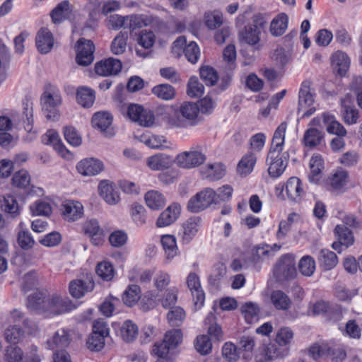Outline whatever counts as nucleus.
I'll list each match as a JSON object with an SVG mask.
<instances>
[{"label": "nucleus", "mask_w": 362, "mask_h": 362, "mask_svg": "<svg viewBox=\"0 0 362 362\" xmlns=\"http://www.w3.org/2000/svg\"><path fill=\"white\" fill-rule=\"evenodd\" d=\"M103 163L98 159L87 158L76 164V170L83 176H94L103 170Z\"/></svg>", "instance_id": "f3484780"}, {"label": "nucleus", "mask_w": 362, "mask_h": 362, "mask_svg": "<svg viewBox=\"0 0 362 362\" xmlns=\"http://www.w3.org/2000/svg\"><path fill=\"white\" fill-rule=\"evenodd\" d=\"M180 212V205L173 203L160 214L156 221V226L161 228L171 225L179 218Z\"/></svg>", "instance_id": "a211bd4d"}, {"label": "nucleus", "mask_w": 362, "mask_h": 362, "mask_svg": "<svg viewBox=\"0 0 362 362\" xmlns=\"http://www.w3.org/2000/svg\"><path fill=\"white\" fill-rule=\"evenodd\" d=\"M264 22L261 18L257 17L253 24H248L245 27V30L241 33L242 38L249 45H255L259 41V28H262Z\"/></svg>", "instance_id": "aec40b11"}, {"label": "nucleus", "mask_w": 362, "mask_h": 362, "mask_svg": "<svg viewBox=\"0 0 362 362\" xmlns=\"http://www.w3.org/2000/svg\"><path fill=\"white\" fill-rule=\"evenodd\" d=\"M288 16L285 13H279L273 18V35L281 36L287 30Z\"/></svg>", "instance_id": "a18cd8bd"}, {"label": "nucleus", "mask_w": 362, "mask_h": 362, "mask_svg": "<svg viewBox=\"0 0 362 362\" xmlns=\"http://www.w3.org/2000/svg\"><path fill=\"white\" fill-rule=\"evenodd\" d=\"M45 317H52L69 312L76 307L66 296H48Z\"/></svg>", "instance_id": "0eeeda50"}, {"label": "nucleus", "mask_w": 362, "mask_h": 362, "mask_svg": "<svg viewBox=\"0 0 362 362\" xmlns=\"http://www.w3.org/2000/svg\"><path fill=\"white\" fill-rule=\"evenodd\" d=\"M30 176L25 170H20L14 173L12 184L18 188L25 189L30 185Z\"/></svg>", "instance_id": "bf43d9fd"}, {"label": "nucleus", "mask_w": 362, "mask_h": 362, "mask_svg": "<svg viewBox=\"0 0 362 362\" xmlns=\"http://www.w3.org/2000/svg\"><path fill=\"white\" fill-rule=\"evenodd\" d=\"M182 339V331L180 329H172L165 333L163 341L173 350L181 344Z\"/></svg>", "instance_id": "680f3d73"}, {"label": "nucleus", "mask_w": 362, "mask_h": 362, "mask_svg": "<svg viewBox=\"0 0 362 362\" xmlns=\"http://www.w3.org/2000/svg\"><path fill=\"white\" fill-rule=\"evenodd\" d=\"M313 312L315 315H325L328 320H337L341 314V309L337 305H331L322 300L317 301L313 305Z\"/></svg>", "instance_id": "dca6fc26"}, {"label": "nucleus", "mask_w": 362, "mask_h": 362, "mask_svg": "<svg viewBox=\"0 0 362 362\" xmlns=\"http://www.w3.org/2000/svg\"><path fill=\"white\" fill-rule=\"evenodd\" d=\"M171 162L170 156L163 153H158L148 158L147 165L153 170H162L168 168Z\"/></svg>", "instance_id": "c85d7f7f"}, {"label": "nucleus", "mask_w": 362, "mask_h": 362, "mask_svg": "<svg viewBox=\"0 0 362 362\" xmlns=\"http://www.w3.org/2000/svg\"><path fill=\"white\" fill-rule=\"evenodd\" d=\"M69 344V334L64 329H60L55 332L52 340L47 341L49 349L64 348Z\"/></svg>", "instance_id": "ea45409f"}, {"label": "nucleus", "mask_w": 362, "mask_h": 362, "mask_svg": "<svg viewBox=\"0 0 362 362\" xmlns=\"http://www.w3.org/2000/svg\"><path fill=\"white\" fill-rule=\"evenodd\" d=\"M204 20L209 30H214L222 25L223 15L218 11H208L204 13Z\"/></svg>", "instance_id": "09e8293b"}, {"label": "nucleus", "mask_w": 362, "mask_h": 362, "mask_svg": "<svg viewBox=\"0 0 362 362\" xmlns=\"http://www.w3.org/2000/svg\"><path fill=\"white\" fill-rule=\"evenodd\" d=\"M4 358L6 362H22L23 351L16 345H10L6 347Z\"/></svg>", "instance_id": "e2e57ef3"}, {"label": "nucleus", "mask_w": 362, "mask_h": 362, "mask_svg": "<svg viewBox=\"0 0 362 362\" xmlns=\"http://www.w3.org/2000/svg\"><path fill=\"white\" fill-rule=\"evenodd\" d=\"M95 91L87 87H79L76 91V100L83 107H90L95 101Z\"/></svg>", "instance_id": "7c9ffc66"}, {"label": "nucleus", "mask_w": 362, "mask_h": 362, "mask_svg": "<svg viewBox=\"0 0 362 362\" xmlns=\"http://www.w3.org/2000/svg\"><path fill=\"white\" fill-rule=\"evenodd\" d=\"M161 245L168 259L175 257L178 252L176 238L172 235H164L161 237Z\"/></svg>", "instance_id": "c9c22d12"}, {"label": "nucleus", "mask_w": 362, "mask_h": 362, "mask_svg": "<svg viewBox=\"0 0 362 362\" xmlns=\"http://www.w3.org/2000/svg\"><path fill=\"white\" fill-rule=\"evenodd\" d=\"M273 305L278 310H288L291 305V300L281 291H273Z\"/></svg>", "instance_id": "de8ad7c7"}, {"label": "nucleus", "mask_w": 362, "mask_h": 362, "mask_svg": "<svg viewBox=\"0 0 362 362\" xmlns=\"http://www.w3.org/2000/svg\"><path fill=\"white\" fill-rule=\"evenodd\" d=\"M318 261L320 267L326 271L334 268L338 262L336 254L327 249H322L320 252Z\"/></svg>", "instance_id": "473e14b6"}, {"label": "nucleus", "mask_w": 362, "mask_h": 362, "mask_svg": "<svg viewBox=\"0 0 362 362\" xmlns=\"http://www.w3.org/2000/svg\"><path fill=\"white\" fill-rule=\"evenodd\" d=\"M298 268L302 275L311 276L315 271V261L311 256L305 255L300 259Z\"/></svg>", "instance_id": "8fccbe9b"}, {"label": "nucleus", "mask_w": 362, "mask_h": 362, "mask_svg": "<svg viewBox=\"0 0 362 362\" xmlns=\"http://www.w3.org/2000/svg\"><path fill=\"white\" fill-rule=\"evenodd\" d=\"M122 67L120 60L110 57L98 62L95 64V72L102 76H114L121 71Z\"/></svg>", "instance_id": "ddd939ff"}, {"label": "nucleus", "mask_w": 362, "mask_h": 362, "mask_svg": "<svg viewBox=\"0 0 362 362\" xmlns=\"http://www.w3.org/2000/svg\"><path fill=\"white\" fill-rule=\"evenodd\" d=\"M144 198L147 206L152 209L158 210L165 205V198L158 191H148Z\"/></svg>", "instance_id": "a19ab883"}, {"label": "nucleus", "mask_w": 362, "mask_h": 362, "mask_svg": "<svg viewBox=\"0 0 362 362\" xmlns=\"http://www.w3.org/2000/svg\"><path fill=\"white\" fill-rule=\"evenodd\" d=\"M141 291L140 287L136 284L129 285L122 294V300L124 303L132 307L140 299Z\"/></svg>", "instance_id": "72a5a7b5"}, {"label": "nucleus", "mask_w": 362, "mask_h": 362, "mask_svg": "<svg viewBox=\"0 0 362 362\" xmlns=\"http://www.w3.org/2000/svg\"><path fill=\"white\" fill-rule=\"evenodd\" d=\"M325 133L315 127L308 128L304 133L303 143L305 146L313 148L323 141Z\"/></svg>", "instance_id": "393cba45"}, {"label": "nucleus", "mask_w": 362, "mask_h": 362, "mask_svg": "<svg viewBox=\"0 0 362 362\" xmlns=\"http://www.w3.org/2000/svg\"><path fill=\"white\" fill-rule=\"evenodd\" d=\"M70 13L69 2L67 0L59 3L51 11L50 16L54 23L64 21Z\"/></svg>", "instance_id": "e433bc0d"}, {"label": "nucleus", "mask_w": 362, "mask_h": 362, "mask_svg": "<svg viewBox=\"0 0 362 362\" xmlns=\"http://www.w3.org/2000/svg\"><path fill=\"white\" fill-rule=\"evenodd\" d=\"M200 77L206 86H212L218 80L217 71L211 66H204L199 70Z\"/></svg>", "instance_id": "603ef678"}, {"label": "nucleus", "mask_w": 362, "mask_h": 362, "mask_svg": "<svg viewBox=\"0 0 362 362\" xmlns=\"http://www.w3.org/2000/svg\"><path fill=\"white\" fill-rule=\"evenodd\" d=\"M40 100L45 117L53 122L58 121L60 116L59 107L62 101L59 88L50 83L47 84Z\"/></svg>", "instance_id": "f257e3e1"}, {"label": "nucleus", "mask_w": 362, "mask_h": 362, "mask_svg": "<svg viewBox=\"0 0 362 362\" xmlns=\"http://www.w3.org/2000/svg\"><path fill=\"white\" fill-rule=\"evenodd\" d=\"M95 287V282L91 276L77 279L69 283V293L75 298H81L87 293L91 292Z\"/></svg>", "instance_id": "9d476101"}, {"label": "nucleus", "mask_w": 362, "mask_h": 362, "mask_svg": "<svg viewBox=\"0 0 362 362\" xmlns=\"http://www.w3.org/2000/svg\"><path fill=\"white\" fill-rule=\"evenodd\" d=\"M77 54L76 61L78 65L87 66L94 59L95 46L90 40L81 38L78 40L76 45Z\"/></svg>", "instance_id": "1a4fd4ad"}, {"label": "nucleus", "mask_w": 362, "mask_h": 362, "mask_svg": "<svg viewBox=\"0 0 362 362\" xmlns=\"http://www.w3.org/2000/svg\"><path fill=\"white\" fill-rule=\"evenodd\" d=\"M342 116L347 124H356L358 119V111L351 103V96L347 94L341 99Z\"/></svg>", "instance_id": "5701e85b"}, {"label": "nucleus", "mask_w": 362, "mask_h": 362, "mask_svg": "<svg viewBox=\"0 0 362 362\" xmlns=\"http://www.w3.org/2000/svg\"><path fill=\"white\" fill-rule=\"evenodd\" d=\"M83 230L88 235L93 244L99 245L103 240V230L96 219H90L83 224Z\"/></svg>", "instance_id": "4be33fe9"}, {"label": "nucleus", "mask_w": 362, "mask_h": 362, "mask_svg": "<svg viewBox=\"0 0 362 362\" xmlns=\"http://www.w3.org/2000/svg\"><path fill=\"white\" fill-rule=\"evenodd\" d=\"M17 241L20 247L25 250L31 249L35 243L31 233L24 229L19 230Z\"/></svg>", "instance_id": "052dcab7"}, {"label": "nucleus", "mask_w": 362, "mask_h": 362, "mask_svg": "<svg viewBox=\"0 0 362 362\" xmlns=\"http://www.w3.org/2000/svg\"><path fill=\"white\" fill-rule=\"evenodd\" d=\"M348 173L345 170H338L330 178V185L335 189H342L348 182Z\"/></svg>", "instance_id": "69168bd1"}, {"label": "nucleus", "mask_w": 362, "mask_h": 362, "mask_svg": "<svg viewBox=\"0 0 362 362\" xmlns=\"http://www.w3.org/2000/svg\"><path fill=\"white\" fill-rule=\"evenodd\" d=\"M47 302H48V296L42 292H35L28 297L27 307L33 312L45 315Z\"/></svg>", "instance_id": "412c9836"}, {"label": "nucleus", "mask_w": 362, "mask_h": 362, "mask_svg": "<svg viewBox=\"0 0 362 362\" xmlns=\"http://www.w3.org/2000/svg\"><path fill=\"white\" fill-rule=\"evenodd\" d=\"M271 250L272 247L268 245H257L252 251V261L257 263L259 261L269 259Z\"/></svg>", "instance_id": "0e129e2a"}, {"label": "nucleus", "mask_w": 362, "mask_h": 362, "mask_svg": "<svg viewBox=\"0 0 362 362\" xmlns=\"http://www.w3.org/2000/svg\"><path fill=\"white\" fill-rule=\"evenodd\" d=\"M95 272L98 276L106 281L112 280L115 274L113 265L107 261L99 262L97 264Z\"/></svg>", "instance_id": "79ce46f5"}, {"label": "nucleus", "mask_w": 362, "mask_h": 362, "mask_svg": "<svg viewBox=\"0 0 362 362\" xmlns=\"http://www.w3.org/2000/svg\"><path fill=\"white\" fill-rule=\"evenodd\" d=\"M149 20L147 16L144 15H132L127 16V28L131 30L141 28L147 26Z\"/></svg>", "instance_id": "4d7b16f0"}, {"label": "nucleus", "mask_w": 362, "mask_h": 362, "mask_svg": "<svg viewBox=\"0 0 362 362\" xmlns=\"http://www.w3.org/2000/svg\"><path fill=\"white\" fill-rule=\"evenodd\" d=\"M127 115L132 121L143 127H151L155 121L153 112L138 104H130L128 106Z\"/></svg>", "instance_id": "6e6552de"}, {"label": "nucleus", "mask_w": 362, "mask_h": 362, "mask_svg": "<svg viewBox=\"0 0 362 362\" xmlns=\"http://www.w3.org/2000/svg\"><path fill=\"white\" fill-rule=\"evenodd\" d=\"M323 123L326 126L327 132L331 134H335L338 136H345L346 130L345 128L335 119L334 116L328 113H324L322 115Z\"/></svg>", "instance_id": "a878e982"}, {"label": "nucleus", "mask_w": 362, "mask_h": 362, "mask_svg": "<svg viewBox=\"0 0 362 362\" xmlns=\"http://www.w3.org/2000/svg\"><path fill=\"white\" fill-rule=\"evenodd\" d=\"M110 329L107 322L99 319L93 325V331L86 341V345L91 351H100L105 346V338L109 335Z\"/></svg>", "instance_id": "39448f33"}, {"label": "nucleus", "mask_w": 362, "mask_h": 362, "mask_svg": "<svg viewBox=\"0 0 362 362\" xmlns=\"http://www.w3.org/2000/svg\"><path fill=\"white\" fill-rule=\"evenodd\" d=\"M194 346L197 352L205 356L211 351L212 344L208 336L201 335L197 337Z\"/></svg>", "instance_id": "338daca9"}, {"label": "nucleus", "mask_w": 362, "mask_h": 362, "mask_svg": "<svg viewBox=\"0 0 362 362\" xmlns=\"http://www.w3.org/2000/svg\"><path fill=\"white\" fill-rule=\"evenodd\" d=\"M187 284L191 291L194 305L200 308L204 303L205 293L202 288L198 275L193 272L190 273L187 278Z\"/></svg>", "instance_id": "2eb2a0df"}, {"label": "nucleus", "mask_w": 362, "mask_h": 362, "mask_svg": "<svg viewBox=\"0 0 362 362\" xmlns=\"http://www.w3.org/2000/svg\"><path fill=\"white\" fill-rule=\"evenodd\" d=\"M216 204V192L211 188H206L190 198L187 209L192 213H199Z\"/></svg>", "instance_id": "423d86ee"}, {"label": "nucleus", "mask_w": 362, "mask_h": 362, "mask_svg": "<svg viewBox=\"0 0 362 362\" xmlns=\"http://www.w3.org/2000/svg\"><path fill=\"white\" fill-rule=\"evenodd\" d=\"M24 336V331L18 325L9 326L5 329L4 337L11 345H16L21 341Z\"/></svg>", "instance_id": "c03bdc74"}, {"label": "nucleus", "mask_w": 362, "mask_h": 362, "mask_svg": "<svg viewBox=\"0 0 362 362\" xmlns=\"http://www.w3.org/2000/svg\"><path fill=\"white\" fill-rule=\"evenodd\" d=\"M1 207L6 213L11 214L12 217H16L20 214L21 209L13 195H5Z\"/></svg>", "instance_id": "49530a36"}, {"label": "nucleus", "mask_w": 362, "mask_h": 362, "mask_svg": "<svg viewBox=\"0 0 362 362\" xmlns=\"http://www.w3.org/2000/svg\"><path fill=\"white\" fill-rule=\"evenodd\" d=\"M151 92L157 98L163 100H170L175 96V88L171 85L167 83L155 86L152 88Z\"/></svg>", "instance_id": "58836bf2"}, {"label": "nucleus", "mask_w": 362, "mask_h": 362, "mask_svg": "<svg viewBox=\"0 0 362 362\" xmlns=\"http://www.w3.org/2000/svg\"><path fill=\"white\" fill-rule=\"evenodd\" d=\"M206 160V156L202 152L185 151L178 154L176 157L177 164L182 168H193L202 164Z\"/></svg>", "instance_id": "9b49d317"}, {"label": "nucleus", "mask_w": 362, "mask_h": 362, "mask_svg": "<svg viewBox=\"0 0 362 362\" xmlns=\"http://www.w3.org/2000/svg\"><path fill=\"white\" fill-rule=\"evenodd\" d=\"M350 60L347 54L341 51L336 52L332 57V66L340 75H344L349 68Z\"/></svg>", "instance_id": "bb28decb"}, {"label": "nucleus", "mask_w": 362, "mask_h": 362, "mask_svg": "<svg viewBox=\"0 0 362 362\" xmlns=\"http://www.w3.org/2000/svg\"><path fill=\"white\" fill-rule=\"evenodd\" d=\"M240 310L247 324H252L259 320V309L257 304L252 302L245 303L241 306Z\"/></svg>", "instance_id": "f704fd0d"}, {"label": "nucleus", "mask_w": 362, "mask_h": 362, "mask_svg": "<svg viewBox=\"0 0 362 362\" xmlns=\"http://www.w3.org/2000/svg\"><path fill=\"white\" fill-rule=\"evenodd\" d=\"M201 218L193 216L186 220L178 231V236L183 243H189L198 232Z\"/></svg>", "instance_id": "4468645a"}, {"label": "nucleus", "mask_w": 362, "mask_h": 362, "mask_svg": "<svg viewBox=\"0 0 362 362\" xmlns=\"http://www.w3.org/2000/svg\"><path fill=\"white\" fill-rule=\"evenodd\" d=\"M199 107L193 102H185L175 112V125L180 128H189L197 126L200 122Z\"/></svg>", "instance_id": "7ed1b4c3"}, {"label": "nucleus", "mask_w": 362, "mask_h": 362, "mask_svg": "<svg viewBox=\"0 0 362 362\" xmlns=\"http://www.w3.org/2000/svg\"><path fill=\"white\" fill-rule=\"evenodd\" d=\"M35 43L37 50L42 54L49 53L54 45L52 33L47 28H42L37 33Z\"/></svg>", "instance_id": "6ab92c4d"}, {"label": "nucleus", "mask_w": 362, "mask_h": 362, "mask_svg": "<svg viewBox=\"0 0 362 362\" xmlns=\"http://www.w3.org/2000/svg\"><path fill=\"white\" fill-rule=\"evenodd\" d=\"M119 333L123 341L131 343L137 338L139 329L132 320H126L121 326Z\"/></svg>", "instance_id": "c756f323"}, {"label": "nucleus", "mask_w": 362, "mask_h": 362, "mask_svg": "<svg viewBox=\"0 0 362 362\" xmlns=\"http://www.w3.org/2000/svg\"><path fill=\"white\" fill-rule=\"evenodd\" d=\"M112 116L107 112H98L92 117L91 124L93 128L99 129L107 137L114 135V132L111 127L112 123Z\"/></svg>", "instance_id": "f8f14e48"}, {"label": "nucleus", "mask_w": 362, "mask_h": 362, "mask_svg": "<svg viewBox=\"0 0 362 362\" xmlns=\"http://www.w3.org/2000/svg\"><path fill=\"white\" fill-rule=\"evenodd\" d=\"M63 133L66 141L72 146L77 147L81 144V136L75 127L66 126L63 129Z\"/></svg>", "instance_id": "5fc2aeb1"}, {"label": "nucleus", "mask_w": 362, "mask_h": 362, "mask_svg": "<svg viewBox=\"0 0 362 362\" xmlns=\"http://www.w3.org/2000/svg\"><path fill=\"white\" fill-rule=\"evenodd\" d=\"M63 216L68 221H76L83 215V206L79 202H68L63 205Z\"/></svg>", "instance_id": "b1692460"}, {"label": "nucleus", "mask_w": 362, "mask_h": 362, "mask_svg": "<svg viewBox=\"0 0 362 362\" xmlns=\"http://www.w3.org/2000/svg\"><path fill=\"white\" fill-rule=\"evenodd\" d=\"M297 276L296 256L286 253L279 257L273 269V277L277 282H286L294 279Z\"/></svg>", "instance_id": "f03ea898"}, {"label": "nucleus", "mask_w": 362, "mask_h": 362, "mask_svg": "<svg viewBox=\"0 0 362 362\" xmlns=\"http://www.w3.org/2000/svg\"><path fill=\"white\" fill-rule=\"evenodd\" d=\"M98 190L100 194L109 204H115L119 199L117 192H115L112 187L105 180L100 182Z\"/></svg>", "instance_id": "4c0bfd02"}, {"label": "nucleus", "mask_w": 362, "mask_h": 362, "mask_svg": "<svg viewBox=\"0 0 362 362\" xmlns=\"http://www.w3.org/2000/svg\"><path fill=\"white\" fill-rule=\"evenodd\" d=\"M310 81H305L301 85L299 91V110H303L306 107H310L314 103V95L310 93Z\"/></svg>", "instance_id": "cd10ccee"}, {"label": "nucleus", "mask_w": 362, "mask_h": 362, "mask_svg": "<svg viewBox=\"0 0 362 362\" xmlns=\"http://www.w3.org/2000/svg\"><path fill=\"white\" fill-rule=\"evenodd\" d=\"M275 192L278 199L284 200L288 198L296 203L300 202L305 194L303 184L296 177L289 178L285 185L281 184L276 185Z\"/></svg>", "instance_id": "20e7f679"}, {"label": "nucleus", "mask_w": 362, "mask_h": 362, "mask_svg": "<svg viewBox=\"0 0 362 362\" xmlns=\"http://www.w3.org/2000/svg\"><path fill=\"white\" fill-rule=\"evenodd\" d=\"M204 93V86L195 76L191 77L187 83V93L191 98H200Z\"/></svg>", "instance_id": "6e6d98bb"}, {"label": "nucleus", "mask_w": 362, "mask_h": 362, "mask_svg": "<svg viewBox=\"0 0 362 362\" xmlns=\"http://www.w3.org/2000/svg\"><path fill=\"white\" fill-rule=\"evenodd\" d=\"M127 40V32L120 31L111 43L112 52L116 55L123 54L126 50Z\"/></svg>", "instance_id": "37998d69"}, {"label": "nucleus", "mask_w": 362, "mask_h": 362, "mask_svg": "<svg viewBox=\"0 0 362 362\" xmlns=\"http://www.w3.org/2000/svg\"><path fill=\"white\" fill-rule=\"evenodd\" d=\"M23 106L24 128L26 131L30 132L33 123V103L30 100L25 99L23 103Z\"/></svg>", "instance_id": "13d9d810"}, {"label": "nucleus", "mask_w": 362, "mask_h": 362, "mask_svg": "<svg viewBox=\"0 0 362 362\" xmlns=\"http://www.w3.org/2000/svg\"><path fill=\"white\" fill-rule=\"evenodd\" d=\"M334 233L338 237L339 240H340L346 247L353 245L354 238L352 232L347 227L337 225L335 227Z\"/></svg>", "instance_id": "864d4df0"}, {"label": "nucleus", "mask_w": 362, "mask_h": 362, "mask_svg": "<svg viewBox=\"0 0 362 362\" xmlns=\"http://www.w3.org/2000/svg\"><path fill=\"white\" fill-rule=\"evenodd\" d=\"M256 163V157L252 153H249L243 156L237 166V173L242 177H246L254 168Z\"/></svg>", "instance_id": "2f4dec72"}, {"label": "nucleus", "mask_w": 362, "mask_h": 362, "mask_svg": "<svg viewBox=\"0 0 362 362\" xmlns=\"http://www.w3.org/2000/svg\"><path fill=\"white\" fill-rule=\"evenodd\" d=\"M185 317V310L181 307L178 306L171 307L167 315L168 322L172 327H180L182 325Z\"/></svg>", "instance_id": "3c124183"}, {"label": "nucleus", "mask_w": 362, "mask_h": 362, "mask_svg": "<svg viewBox=\"0 0 362 362\" xmlns=\"http://www.w3.org/2000/svg\"><path fill=\"white\" fill-rule=\"evenodd\" d=\"M184 54L188 62L192 64L197 62L200 57V50L195 42H190L184 49Z\"/></svg>", "instance_id": "774afa93"}]
</instances>
